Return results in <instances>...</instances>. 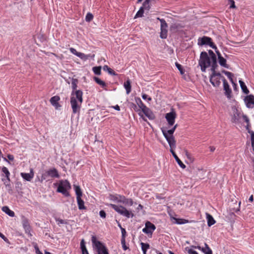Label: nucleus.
Returning <instances> with one entry per match:
<instances>
[{"mask_svg": "<svg viewBox=\"0 0 254 254\" xmlns=\"http://www.w3.org/2000/svg\"><path fill=\"white\" fill-rule=\"evenodd\" d=\"M83 101V92L81 90L71 91L70 103L73 114L79 113Z\"/></svg>", "mask_w": 254, "mask_h": 254, "instance_id": "obj_1", "label": "nucleus"}, {"mask_svg": "<svg viewBox=\"0 0 254 254\" xmlns=\"http://www.w3.org/2000/svg\"><path fill=\"white\" fill-rule=\"evenodd\" d=\"M55 186L57 185L58 187L56 191L61 193L65 197H69L70 196L69 190L71 189V186L67 180H61L59 183H55Z\"/></svg>", "mask_w": 254, "mask_h": 254, "instance_id": "obj_2", "label": "nucleus"}, {"mask_svg": "<svg viewBox=\"0 0 254 254\" xmlns=\"http://www.w3.org/2000/svg\"><path fill=\"white\" fill-rule=\"evenodd\" d=\"M232 114L231 115V121L235 124H239L241 123V118L243 120L247 123V127H248L250 125V121L248 117L242 114L241 111L238 109L236 107L233 106L232 107Z\"/></svg>", "mask_w": 254, "mask_h": 254, "instance_id": "obj_3", "label": "nucleus"}, {"mask_svg": "<svg viewBox=\"0 0 254 254\" xmlns=\"http://www.w3.org/2000/svg\"><path fill=\"white\" fill-rule=\"evenodd\" d=\"M91 241L94 248L97 251V254H109L108 250L105 244L97 240L95 236H92Z\"/></svg>", "mask_w": 254, "mask_h": 254, "instance_id": "obj_4", "label": "nucleus"}, {"mask_svg": "<svg viewBox=\"0 0 254 254\" xmlns=\"http://www.w3.org/2000/svg\"><path fill=\"white\" fill-rule=\"evenodd\" d=\"M105 205L110 206L120 215L127 218H132L134 216V214L131 211L127 210L126 207L122 205H117L112 203H106Z\"/></svg>", "mask_w": 254, "mask_h": 254, "instance_id": "obj_5", "label": "nucleus"}, {"mask_svg": "<svg viewBox=\"0 0 254 254\" xmlns=\"http://www.w3.org/2000/svg\"><path fill=\"white\" fill-rule=\"evenodd\" d=\"M211 61V58L206 52L203 51L200 53L198 64L202 72H205L206 68L210 66Z\"/></svg>", "mask_w": 254, "mask_h": 254, "instance_id": "obj_6", "label": "nucleus"}, {"mask_svg": "<svg viewBox=\"0 0 254 254\" xmlns=\"http://www.w3.org/2000/svg\"><path fill=\"white\" fill-rule=\"evenodd\" d=\"M198 44L201 46L208 45L215 51L217 49L216 46L212 42V39L209 37L203 36L202 38H199L198 40Z\"/></svg>", "mask_w": 254, "mask_h": 254, "instance_id": "obj_7", "label": "nucleus"}, {"mask_svg": "<svg viewBox=\"0 0 254 254\" xmlns=\"http://www.w3.org/2000/svg\"><path fill=\"white\" fill-rule=\"evenodd\" d=\"M177 127V125H176L170 129H167L165 128H163L162 129L163 133L168 141V143H175L174 138L173 137V134Z\"/></svg>", "mask_w": 254, "mask_h": 254, "instance_id": "obj_8", "label": "nucleus"}, {"mask_svg": "<svg viewBox=\"0 0 254 254\" xmlns=\"http://www.w3.org/2000/svg\"><path fill=\"white\" fill-rule=\"evenodd\" d=\"M157 19L159 20L161 23V32L160 37L161 39H166L167 37L168 34V24L164 19L157 17Z\"/></svg>", "mask_w": 254, "mask_h": 254, "instance_id": "obj_9", "label": "nucleus"}, {"mask_svg": "<svg viewBox=\"0 0 254 254\" xmlns=\"http://www.w3.org/2000/svg\"><path fill=\"white\" fill-rule=\"evenodd\" d=\"M177 117V114L174 109H172L171 111L165 115V118L169 126L174 125L175 119Z\"/></svg>", "mask_w": 254, "mask_h": 254, "instance_id": "obj_10", "label": "nucleus"}, {"mask_svg": "<svg viewBox=\"0 0 254 254\" xmlns=\"http://www.w3.org/2000/svg\"><path fill=\"white\" fill-rule=\"evenodd\" d=\"M155 229V225L150 221H147L145 224V227L142 229V232L146 234L152 235Z\"/></svg>", "mask_w": 254, "mask_h": 254, "instance_id": "obj_11", "label": "nucleus"}, {"mask_svg": "<svg viewBox=\"0 0 254 254\" xmlns=\"http://www.w3.org/2000/svg\"><path fill=\"white\" fill-rule=\"evenodd\" d=\"M108 198L110 200L117 202V203H122L124 204V200L125 199V196L121 195L119 194H110Z\"/></svg>", "mask_w": 254, "mask_h": 254, "instance_id": "obj_12", "label": "nucleus"}, {"mask_svg": "<svg viewBox=\"0 0 254 254\" xmlns=\"http://www.w3.org/2000/svg\"><path fill=\"white\" fill-rule=\"evenodd\" d=\"M222 81L223 83L224 90L225 91L224 94L225 96L230 99L231 98L232 90L224 77H223Z\"/></svg>", "mask_w": 254, "mask_h": 254, "instance_id": "obj_13", "label": "nucleus"}, {"mask_svg": "<svg viewBox=\"0 0 254 254\" xmlns=\"http://www.w3.org/2000/svg\"><path fill=\"white\" fill-rule=\"evenodd\" d=\"M215 52L218 57V60L219 64L222 67L228 68L229 65L226 64V60L224 57H222V55L221 54L220 52L219 51L218 49H217V50H215Z\"/></svg>", "mask_w": 254, "mask_h": 254, "instance_id": "obj_14", "label": "nucleus"}, {"mask_svg": "<svg viewBox=\"0 0 254 254\" xmlns=\"http://www.w3.org/2000/svg\"><path fill=\"white\" fill-rule=\"evenodd\" d=\"M244 101L248 108H252L254 107V96L253 95H249L245 97Z\"/></svg>", "mask_w": 254, "mask_h": 254, "instance_id": "obj_15", "label": "nucleus"}, {"mask_svg": "<svg viewBox=\"0 0 254 254\" xmlns=\"http://www.w3.org/2000/svg\"><path fill=\"white\" fill-rule=\"evenodd\" d=\"M22 223L23 227L26 233H29L31 231V227L29 222V220L25 216H22Z\"/></svg>", "mask_w": 254, "mask_h": 254, "instance_id": "obj_16", "label": "nucleus"}, {"mask_svg": "<svg viewBox=\"0 0 254 254\" xmlns=\"http://www.w3.org/2000/svg\"><path fill=\"white\" fill-rule=\"evenodd\" d=\"M34 171L33 169H30L29 173H21L20 175L22 178L27 181H31L34 177Z\"/></svg>", "mask_w": 254, "mask_h": 254, "instance_id": "obj_17", "label": "nucleus"}, {"mask_svg": "<svg viewBox=\"0 0 254 254\" xmlns=\"http://www.w3.org/2000/svg\"><path fill=\"white\" fill-rule=\"evenodd\" d=\"M60 100V97L59 96H54L52 97L50 99V103L51 104L55 107L56 109H58L59 107H61V106L59 103V101Z\"/></svg>", "mask_w": 254, "mask_h": 254, "instance_id": "obj_18", "label": "nucleus"}, {"mask_svg": "<svg viewBox=\"0 0 254 254\" xmlns=\"http://www.w3.org/2000/svg\"><path fill=\"white\" fill-rule=\"evenodd\" d=\"M46 175L52 178H59L60 175L58 170L56 168L50 169L46 171Z\"/></svg>", "mask_w": 254, "mask_h": 254, "instance_id": "obj_19", "label": "nucleus"}, {"mask_svg": "<svg viewBox=\"0 0 254 254\" xmlns=\"http://www.w3.org/2000/svg\"><path fill=\"white\" fill-rule=\"evenodd\" d=\"M142 111L149 119L154 120L155 118L154 114L148 107H146Z\"/></svg>", "mask_w": 254, "mask_h": 254, "instance_id": "obj_20", "label": "nucleus"}, {"mask_svg": "<svg viewBox=\"0 0 254 254\" xmlns=\"http://www.w3.org/2000/svg\"><path fill=\"white\" fill-rule=\"evenodd\" d=\"M206 219L207 221V225L209 227L211 226L216 223V221L214 220L213 216L209 213H206Z\"/></svg>", "mask_w": 254, "mask_h": 254, "instance_id": "obj_21", "label": "nucleus"}, {"mask_svg": "<svg viewBox=\"0 0 254 254\" xmlns=\"http://www.w3.org/2000/svg\"><path fill=\"white\" fill-rule=\"evenodd\" d=\"M2 210L10 217H14L15 216L14 211L11 210L7 206H3L2 207Z\"/></svg>", "mask_w": 254, "mask_h": 254, "instance_id": "obj_22", "label": "nucleus"}, {"mask_svg": "<svg viewBox=\"0 0 254 254\" xmlns=\"http://www.w3.org/2000/svg\"><path fill=\"white\" fill-rule=\"evenodd\" d=\"M78 209L79 210L86 209V207L84 205V202L81 197L76 198Z\"/></svg>", "mask_w": 254, "mask_h": 254, "instance_id": "obj_23", "label": "nucleus"}, {"mask_svg": "<svg viewBox=\"0 0 254 254\" xmlns=\"http://www.w3.org/2000/svg\"><path fill=\"white\" fill-rule=\"evenodd\" d=\"M124 86L126 90L127 94H128L131 92V83L130 80L127 79L126 81H125L124 82Z\"/></svg>", "mask_w": 254, "mask_h": 254, "instance_id": "obj_24", "label": "nucleus"}, {"mask_svg": "<svg viewBox=\"0 0 254 254\" xmlns=\"http://www.w3.org/2000/svg\"><path fill=\"white\" fill-rule=\"evenodd\" d=\"M73 187L76 195V198L81 197L82 196V192L80 186L74 185Z\"/></svg>", "mask_w": 254, "mask_h": 254, "instance_id": "obj_25", "label": "nucleus"}, {"mask_svg": "<svg viewBox=\"0 0 254 254\" xmlns=\"http://www.w3.org/2000/svg\"><path fill=\"white\" fill-rule=\"evenodd\" d=\"M135 101L138 107L141 109L142 111L147 107L143 104L141 100L139 97H135Z\"/></svg>", "mask_w": 254, "mask_h": 254, "instance_id": "obj_26", "label": "nucleus"}, {"mask_svg": "<svg viewBox=\"0 0 254 254\" xmlns=\"http://www.w3.org/2000/svg\"><path fill=\"white\" fill-rule=\"evenodd\" d=\"M239 83L242 89V91L246 94H248L249 93V90L247 88V86L246 85L244 82H243L242 80H239Z\"/></svg>", "mask_w": 254, "mask_h": 254, "instance_id": "obj_27", "label": "nucleus"}, {"mask_svg": "<svg viewBox=\"0 0 254 254\" xmlns=\"http://www.w3.org/2000/svg\"><path fill=\"white\" fill-rule=\"evenodd\" d=\"M93 79L98 84L100 85L103 88H104L105 89H106L105 87L107 86V85L104 81L96 76L93 77Z\"/></svg>", "mask_w": 254, "mask_h": 254, "instance_id": "obj_28", "label": "nucleus"}, {"mask_svg": "<svg viewBox=\"0 0 254 254\" xmlns=\"http://www.w3.org/2000/svg\"><path fill=\"white\" fill-rule=\"evenodd\" d=\"M22 184L20 182H16L15 183V190L17 193L19 194H21L23 192L22 191Z\"/></svg>", "mask_w": 254, "mask_h": 254, "instance_id": "obj_29", "label": "nucleus"}, {"mask_svg": "<svg viewBox=\"0 0 254 254\" xmlns=\"http://www.w3.org/2000/svg\"><path fill=\"white\" fill-rule=\"evenodd\" d=\"M211 70L212 72L216 71V69L218 67V65L217 63V58L211 60Z\"/></svg>", "mask_w": 254, "mask_h": 254, "instance_id": "obj_30", "label": "nucleus"}, {"mask_svg": "<svg viewBox=\"0 0 254 254\" xmlns=\"http://www.w3.org/2000/svg\"><path fill=\"white\" fill-rule=\"evenodd\" d=\"M78 83V80L76 78H72L71 79V88L72 91H77V84Z\"/></svg>", "mask_w": 254, "mask_h": 254, "instance_id": "obj_31", "label": "nucleus"}, {"mask_svg": "<svg viewBox=\"0 0 254 254\" xmlns=\"http://www.w3.org/2000/svg\"><path fill=\"white\" fill-rule=\"evenodd\" d=\"M213 80H210V83L214 87H218L220 85L221 82L218 77H213Z\"/></svg>", "mask_w": 254, "mask_h": 254, "instance_id": "obj_32", "label": "nucleus"}, {"mask_svg": "<svg viewBox=\"0 0 254 254\" xmlns=\"http://www.w3.org/2000/svg\"><path fill=\"white\" fill-rule=\"evenodd\" d=\"M140 245H141V250L142 251L143 254H146L147 250L150 247L149 244L148 243H144L141 242L140 243Z\"/></svg>", "mask_w": 254, "mask_h": 254, "instance_id": "obj_33", "label": "nucleus"}, {"mask_svg": "<svg viewBox=\"0 0 254 254\" xmlns=\"http://www.w3.org/2000/svg\"><path fill=\"white\" fill-rule=\"evenodd\" d=\"M174 219L177 224H184L189 222V220L183 218H174Z\"/></svg>", "mask_w": 254, "mask_h": 254, "instance_id": "obj_34", "label": "nucleus"}, {"mask_svg": "<svg viewBox=\"0 0 254 254\" xmlns=\"http://www.w3.org/2000/svg\"><path fill=\"white\" fill-rule=\"evenodd\" d=\"M218 77V78H221L222 80L223 79V76L221 75V74L219 72H216V71H214L212 72V74L210 76V80H213V77Z\"/></svg>", "mask_w": 254, "mask_h": 254, "instance_id": "obj_35", "label": "nucleus"}, {"mask_svg": "<svg viewBox=\"0 0 254 254\" xmlns=\"http://www.w3.org/2000/svg\"><path fill=\"white\" fill-rule=\"evenodd\" d=\"M201 251L205 254H213L212 250L206 243H205V248H202Z\"/></svg>", "mask_w": 254, "mask_h": 254, "instance_id": "obj_36", "label": "nucleus"}, {"mask_svg": "<svg viewBox=\"0 0 254 254\" xmlns=\"http://www.w3.org/2000/svg\"><path fill=\"white\" fill-rule=\"evenodd\" d=\"M103 68L104 70L107 71L108 72L112 75H117V74L107 65H104Z\"/></svg>", "mask_w": 254, "mask_h": 254, "instance_id": "obj_37", "label": "nucleus"}, {"mask_svg": "<svg viewBox=\"0 0 254 254\" xmlns=\"http://www.w3.org/2000/svg\"><path fill=\"white\" fill-rule=\"evenodd\" d=\"M69 50L71 53H72L73 54L77 56V57H78L80 58H82L84 56V54L83 53L77 52V51L73 48H70L69 49Z\"/></svg>", "mask_w": 254, "mask_h": 254, "instance_id": "obj_38", "label": "nucleus"}, {"mask_svg": "<svg viewBox=\"0 0 254 254\" xmlns=\"http://www.w3.org/2000/svg\"><path fill=\"white\" fill-rule=\"evenodd\" d=\"M175 158V160L178 164V165L183 169L186 168V165L182 162V161L179 159L177 155L176 156H173Z\"/></svg>", "mask_w": 254, "mask_h": 254, "instance_id": "obj_39", "label": "nucleus"}, {"mask_svg": "<svg viewBox=\"0 0 254 254\" xmlns=\"http://www.w3.org/2000/svg\"><path fill=\"white\" fill-rule=\"evenodd\" d=\"M151 0H145V1L142 3V6L141 7H143V9H145L147 10H149L150 6L149 3Z\"/></svg>", "mask_w": 254, "mask_h": 254, "instance_id": "obj_40", "label": "nucleus"}, {"mask_svg": "<svg viewBox=\"0 0 254 254\" xmlns=\"http://www.w3.org/2000/svg\"><path fill=\"white\" fill-rule=\"evenodd\" d=\"M93 71L94 73L98 75H99L101 74V66H94L92 68Z\"/></svg>", "mask_w": 254, "mask_h": 254, "instance_id": "obj_41", "label": "nucleus"}, {"mask_svg": "<svg viewBox=\"0 0 254 254\" xmlns=\"http://www.w3.org/2000/svg\"><path fill=\"white\" fill-rule=\"evenodd\" d=\"M134 202L133 200L131 198H127L125 196V199L124 201V204L125 205H128L129 206H132Z\"/></svg>", "mask_w": 254, "mask_h": 254, "instance_id": "obj_42", "label": "nucleus"}, {"mask_svg": "<svg viewBox=\"0 0 254 254\" xmlns=\"http://www.w3.org/2000/svg\"><path fill=\"white\" fill-rule=\"evenodd\" d=\"M144 9L143 7H140L136 13L134 18L142 17L143 16Z\"/></svg>", "mask_w": 254, "mask_h": 254, "instance_id": "obj_43", "label": "nucleus"}, {"mask_svg": "<svg viewBox=\"0 0 254 254\" xmlns=\"http://www.w3.org/2000/svg\"><path fill=\"white\" fill-rule=\"evenodd\" d=\"M175 65H176V66L177 67V68H178V69L180 71V73L181 74H184L185 73V70L183 69V67L182 66V65H181L180 64H179L177 62H176L175 63Z\"/></svg>", "mask_w": 254, "mask_h": 254, "instance_id": "obj_44", "label": "nucleus"}, {"mask_svg": "<svg viewBox=\"0 0 254 254\" xmlns=\"http://www.w3.org/2000/svg\"><path fill=\"white\" fill-rule=\"evenodd\" d=\"M222 72L225 74L229 79H232V78L234 76V74L231 72L223 70Z\"/></svg>", "mask_w": 254, "mask_h": 254, "instance_id": "obj_45", "label": "nucleus"}, {"mask_svg": "<svg viewBox=\"0 0 254 254\" xmlns=\"http://www.w3.org/2000/svg\"><path fill=\"white\" fill-rule=\"evenodd\" d=\"M1 171L5 175V177L10 176V174L8 169L6 167H2L1 168Z\"/></svg>", "mask_w": 254, "mask_h": 254, "instance_id": "obj_46", "label": "nucleus"}, {"mask_svg": "<svg viewBox=\"0 0 254 254\" xmlns=\"http://www.w3.org/2000/svg\"><path fill=\"white\" fill-rule=\"evenodd\" d=\"M5 186L6 188H7L8 193L10 194H12L13 193V190L12 189V186L10 184H7L5 183Z\"/></svg>", "mask_w": 254, "mask_h": 254, "instance_id": "obj_47", "label": "nucleus"}, {"mask_svg": "<svg viewBox=\"0 0 254 254\" xmlns=\"http://www.w3.org/2000/svg\"><path fill=\"white\" fill-rule=\"evenodd\" d=\"M80 249L81 252L87 250L85 246V242L84 239H82L80 242Z\"/></svg>", "mask_w": 254, "mask_h": 254, "instance_id": "obj_48", "label": "nucleus"}, {"mask_svg": "<svg viewBox=\"0 0 254 254\" xmlns=\"http://www.w3.org/2000/svg\"><path fill=\"white\" fill-rule=\"evenodd\" d=\"M121 244L124 251H126L129 249V247L126 245V239H121Z\"/></svg>", "mask_w": 254, "mask_h": 254, "instance_id": "obj_49", "label": "nucleus"}, {"mask_svg": "<svg viewBox=\"0 0 254 254\" xmlns=\"http://www.w3.org/2000/svg\"><path fill=\"white\" fill-rule=\"evenodd\" d=\"M93 18V15L92 13L88 12L85 17V20L87 22H90Z\"/></svg>", "mask_w": 254, "mask_h": 254, "instance_id": "obj_50", "label": "nucleus"}, {"mask_svg": "<svg viewBox=\"0 0 254 254\" xmlns=\"http://www.w3.org/2000/svg\"><path fill=\"white\" fill-rule=\"evenodd\" d=\"M208 54L210 56L209 58H211V60H213V59L217 58L216 55L214 54V53L211 50H208Z\"/></svg>", "mask_w": 254, "mask_h": 254, "instance_id": "obj_51", "label": "nucleus"}, {"mask_svg": "<svg viewBox=\"0 0 254 254\" xmlns=\"http://www.w3.org/2000/svg\"><path fill=\"white\" fill-rule=\"evenodd\" d=\"M56 222H58V225H59L60 224H67V222L66 220H63L60 218L56 219Z\"/></svg>", "mask_w": 254, "mask_h": 254, "instance_id": "obj_52", "label": "nucleus"}, {"mask_svg": "<svg viewBox=\"0 0 254 254\" xmlns=\"http://www.w3.org/2000/svg\"><path fill=\"white\" fill-rule=\"evenodd\" d=\"M5 178H2L1 181L3 182L4 185H5V183L6 184H10V176L5 177Z\"/></svg>", "mask_w": 254, "mask_h": 254, "instance_id": "obj_53", "label": "nucleus"}, {"mask_svg": "<svg viewBox=\"0 0 254 254\" xmlns=\"http://www.w3.org/2000/svg\"><path fill=\"white\" fill-rule=\"evenodd\" d=\"M142 98L144 100H147L148 102L151 101L152 100V98L150 97H149L147 94H142Z\"/></svg>", "mask_w": 254, "mask_h": 254, "instance_id": "obj_54", "label": "nucleus"}, {"mask_svg": "<svg viewBox=\"0 0 254 254\" xmlns=\"http://www.w3.org/2000/svg\"><path fill=\"white\" fill-rule=\"evenodd\" d=\"M122 232V238L121 239H126L127 236V232L125 228H122L121 229Z\"/></svg>", "mask_w": 254, "mask_h": 254, "instance_id": "obj_55", "label": "nucleus"}, {"mask_svg": "<svg viewBox=\"0 0 254 254\" xmlns=\"http://www.w3.org/2000/svg\"><path fill=\"white\" fill-rule=\"evenodd\" d=\"M99 215L102 218L106 217V213L104 210H101L99 211Z\"/></svg>", "mask_w": 254, "mask_h": 254, "instance_id": "obj_56", "label": "nucleus"}, {"mask_svg": "<svg viewBox=\"0 0 254 254\" xmlns=\"http://www.w3.org/2000/svg\"><path fill=\"white\" fill-rule=\"evenodd\" d=\"M48 177V175H46V172L44 174H43L41 176V179H39V181L41 183H42L44 180H45L47 179V177Z\"/></svg>", "mask_w": 254, "mask_h": 254, "instance_id": "obj_57", "label": "nucleus"}, {"mask_svg": "<svg viewBox=\"0 0 254 254\" xmlns=\"http://www.w3.org/2000/svg\"><path fill=\"white\" fill-rule=\"evenodd\" d=\"M228 0L230 2V8H236V6L235 4V1L234 0Z\"/></svg>", "mask_w": 254, "mask_h": 254, "instance_id": "obj_58", "label": "nucleus"}, {"mask_svg": "<svg viewBox=\"0 0 254 254\" xmlns=\"http://www.w3.org/2000/svg\"><path fill=\"white\" fill-rule=\"evenodd\" d=\"M0 237L2 238L5 242H8V239L4 236V235H3L0 232Z\"/></svg>", "mask_w": 254, "mask_h": 254, "instance_id": "obj_59", "label": "nucleus"}, {"mask_svg": "<svg viewBox=\"0 0 254 254\" xmlns=\"http://www.w3.org/2000/svg\"><path fill=\"white\" fill-rule=\"evenodd\" d=\"M188 253L189 254H198L196 251L192 249H189L188 250Z\"/></svg>", "mask_w": 254, "mask_h": 254, "instance_id": "obj_60", "label": "nucleus"}, {"mask_svg": "<svg viewBox=\"0 0 254 254\" xmlns=\"http://www.w3.org/2000/svg\"><path fill=\"white\" fill-rule=\"evenodd\" d=\"M7 158L9 160L13 161L14 160V156L11 154H8Z\"/></svg>", "mask_w": 254, "mask_h": 254, "instance_id": "obj_61", "label": "nucleus"}, {"mask_svg": "<svg viewBox=\"0 0 254 254\" xmlns=\"http://www.w3.org/2000/svg\"><path fill=\"white\" fill-rule=\"evenodd\" d=\"M251 143H254V132L252 131L251 133Z\"/></svg>", "mask_w": 254, "mask_h": 254, "instance_id": "obj_62", "label": "nucleus"}, {"mask_svg": "<svg viewBox=\"0 0 254 254\" xmlns=\"http://www.w3.org/2000/svg\"><path fill=\"white\" fill-rule=\"evenodd\" d=\"M169 145L170 149H172H172L174 150L175 149L176 147V144H169Z\"/></svg>", "mask_w": 254, "mask_h": 254, "instance_id": "obj_63", "label": "nucleus"}, {"mask_svg": "<svg viewBox=\"0 0 254 254\" xmlns=\"http://www.w3.org/2000/svg\"><path fill=\"white\" fill-rule=\"evenodd\" d=\"M170 152H171V153H172V154L173 156H176V155H177V154H176V153H175V152L174 149H172H172H170Z\"/></svg>", "mask_w": 254, "mask_h": 254, "instance_id": "obj_64", "label": "nucleus"}]
</instances>
